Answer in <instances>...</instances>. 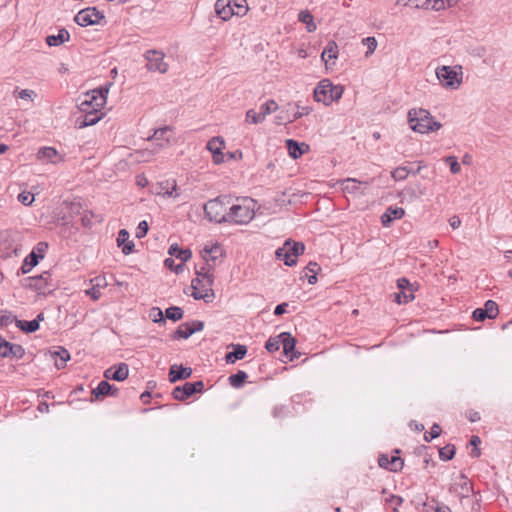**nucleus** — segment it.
<instances>
[{
    "instance_id": "1",
    "label": "nucleus",
    "mask_w": 512,
    "mask_h": 512,
    "mask_svg": "<svg viewBox=\"0 0 512 512\" xmlns=\"http://www.w3.org/2000/svg\"><path fill=\"white\" fill-rule=\"evenodd\" d=\"M410 129L419 134H429L441 129L442 124L435 120L431 113L424 108H412L408 111Z\"/></svg>"
},
{
    "instance_id": "2",
    "label": "nucleus",
    "mask_w": 512,
    "mask_h": 512,
    "mask_svg": "<svg viewBox=\"0 0 512 512\" xmlns=\"http://www.w3.org/2000/svg\"><path fill=\"white\" fill-rule=\"evenodd\" d=\"M257 202L249 197L237 199V202L229 206L228 223L235 225H246L250 223L254 217Z\"/></svg>"
},
{
    "instance_id": "3",
    "label": "nucleus",
    "mask_w": 512,
    "mask_h": 512,
    "mask_svg": "<svg viewBox=\"0 0 512 512\" xmlns=\"http://www.w3.org/2000/svg\"><path fill=\"white\" fill-rule=\"evenodd\" d=\"M435 76L442 88L455 91L463 83V67L461 65H441L435 69Z\"/></svg>"
},
{
    "instance_id": "4",
    "label": "nucleus",
    "mask_w": 512,
    "mask_h": 512,
    "mask_svg": "<svg viewBox=\"0 0 512 512\" xmlns=\"http://www.w3.org/2000/svg\"><path fill=\"white\" fill-rule=\"evenodd\" d=\"M230 200L226 196L209 200L203 206L205 218L209 222L221 224L228 223V210Z\"/></svg>"
},
{
    "instance_id": "5",
    "label": "nucleus",
    "mask_w": 512,
    "mask_h": 512,
    "mask_svg": "<svg viewBox=\"0 0 512 512\" xmlns=\"http://www.w3.org/2000/svg\"><path fill=\"white\" fill-rule=\"evenodd\" d=\"M344 92L342 85H334L329 79L321 80L314 89V100L325 106L341 99Z\"/></svg>"
},
{
    "instance_id": "6",
    "label": "nucleus",
    "mask_w": 512,
    "mask_h": 512,
    "mask_svg": "<svg viewBox=\"0 0 512 512\" xmlns=\"http://www.w3.org/2000/svg\"><path fill=\"white\" fill-rule=\"evenodd\" d=\"M111 84L101 86L97 89H93L87 92L83 99L79 102L78 107L80 111H101L106 104L107 94L109 92Z\"/></svg>"
},
{
    "instance_id": "7",
    "label": "nucleus",
    "mask_w": 512,
    "mask_h": 512,
    "mask_svg": "<svg viewBox=\"0 0 512 512\" xmlns=\"http://www.w3.org/2000/svg\"><path fill=\"white\" fill-rule=\"evenodd\" d=\"M304 249L302 242L287 240L282 247L276 250V257L283 260L287 266H293L296 264L298 256L304 252Z\"/></svg>"
},
{
    "instance_id": "8",
    "label": "nucleus",
    "mask_w": 512,
    "mask_h": 512,
    "mask_svg": "<svg viewBox=\"0 0 512 512\" xmlns=\"http://www.w3.org/2000/svg\"><path fill=\"white\" fill-rule=\"evenodd\" d=\"M146 68L151 72L165 74L169 69V64L165 61V54L158 50H148L144 54Z\"/></svg>"
},
{
    "instance_id": "9",
    "label": "nucleus",
    "mask_w": 512,
    "mask_h": 512,
    "mask_svg": "<svg viewBox=\"0 0 512 512\" xmlns=\"http://www.w3.org/2000/svg\"><path fill=\"white\" fill-rule=\"evenodd\" d=\"M103 19L104 15L96 7L82 9L74 17V21L82 27L99 24Z\"/></svg>"
},
{
    "instance_id": "10",
    "label": "nucleus",
    "mask_w": 512,
    "mask_h": 512,
    "mask_svg": "<svg viewBox=\"0 0 512 512\" xmlns=\"http://www.w3.org/2000/svg\"><path fill=\"white\" fill-rule=\"evenodd\" d=\"M192 293L191 296L195 300H203L205 303H211L215 298L213 285L206 286L204 281L200 279H193L191 281Z\"/></svg>"
},
{
    "instance_id": "11",
    "label": "nucleus",
    "mask_w": 512,
    "mask_h": 512,
    "mask_svg": "<svg viewBox=\"0 0 512 512\" xmlns=\"http://www.w3.org/2000/svg\"><path fill=\"white\" fill-rule=\"evenodd\" d=\"M225 147V140L221 136H214L207 142L206 149L211 153L214 164L220 165L225 162Z\"/></svg>"
},
{
    "instance_id": "12",
    "label": "nucleus",
    "mask_w": 512,
    "mask_h": 512,
    "mask_svg": "<svg viewBox=\"0 0 512 512\" xmlns=\"http://www.w3.org/2000/svg\"><path fill=\"white\" fill-rule=\"evenodd\" d=\"M29 286L39 294H48L54 289L52 276L50 272L45 271L42 274L29 279Z\"/></svg>"
},
{
    "instance_id": "13",
    "label": "nucleus",
    "mask_w": 512,
    "mask_h": 512,
    "mask_svg": "<svg viewBox=\"0 0 512 512\" xmlns=\"http://www.w3.org/2000/svg\"><path fill=\"white\" fill-rule=\"evenodd\" d=\"M449 491L460 499H463L469 497L470 494L473 493V485L464 474H460L456 479H454Z\"/></svg>"
},
{
    "instance_id": "14",
    "label": "nucleus",
    "mask_w": 512,
    "mask_h": 512,
    "mask_svg": "<svg viewBox=\"0 0 512 512\" xmlns=\"http://www.w3.org/2000/svg\"><path fill=\"white\" fill-rule=\"evenodd\" d=\"M36 158L44 164H57L63 161V157L59 152L54 147L50 146L41 147L36 154Z\"/></svg>"
},
{
    "instance_id": "15",
    "label": "nucleus",
    "mask_w": 512,
    "mask_h": 512,
    "mask_svg": "<svg viewBox=\"0 0 512 512\" xmlns=\"http://www.w3.org/2000/svg\"><path fill=\"white\" fill-rule=\"evenodd\" d=\"M201 253L202 258L205 261V265L212 264L213 267L215 266L216 261L223 256V250L218 243L205 245Z\"/></svg>"
},
{
    "instance_id": "16",
    "label": "nucleus",
    "mask_w": 512,
    "mask_h": 512,
    "mask_svg": "<svg viewBox=\"0 0 512 512\" xmlns=\"http://www.w3.org/2000/svg\"><path fill=\"white\" fill-rule=\"evenodd\" d=\"M172 129L169 126L158 128L148 140L154 141L159 149L167 147L171 142Z\"/></svg>"
},
{
    "instance_id": "17",
    "label": "nucleus",
    "mask_w": 512,
    "mask_h": 512,
    "mask_svg": "<svg viewBox=\"0 0 512 512\" xmlns=\"http://www.w3.org/2000/svg\"><path fill=\"white\" fill-rule=\"evenodd\" d=\"M129 375V368L126 363H120L105 370L104 377L114 381H124Z\"/></svg>"
},
{
    "instance_id": "18",
    "label": "nucleus",
    "mask_w": 512,
    "mask_h": 512,
    "mask_svg": "<svg viewBox=\"0 0 512 512\" xmlns=\"http://www.w3.org/2000/svg\"><path fill=\"white\" fill-rule=\"evenodd\" d=\"M215 13L223 21L231 19L235 13L232 8V0H217L215 3Z\"/></svg>"
},
{
    "instance_id": "19",
    "label": "nucleus",
    "mask_w": 512,
    "mask_h": 512,
    "mask_svg": "<svg viewBox=\"0 0 512 512\" xmlns=\"http://www.w3.org/2000/svg\"><path fill=\"white\" fill-rule=\"evenodd\" d=\"M285 143L288 154L293 159H298L309 151V145L304 142L299 143L293 139H287Z\"/></svg>"
},
{
    "instance_id": "20",
    "label": "nucleus",
    "mask_w": 512,
    "mask_h": 512,
    "mask_svg": "<svg viewBox=\"0 0 512 512\" xmlns=\"http://www.w3.org/2000/svg\"><path fill=\"white\" fill-rule=\"evenodd\" d=\"M380 467L388 469L390 471H398L402 469L404 463L403 460L398 456L389 457L387 455H381L378 459Z\"/></svg>"
},
{
    "instance_id": "21",
    "label": "nucleus",
    "mask_w": 512,
    "mask_h": 512,
    "mask_svg": "<svg viewBox=\"0 0 512 512\" xmlns=\"http://www.w3.org/2000/svg\"><path fill=\"white\" fill-rule=\"evenodd\" d=\"M281 347L283 348L284 354L290 359L293 360L298 356L294 353L296 340L289 333H281Z\"/></svg>"
},
{
    "instance_id": "22",
    "label": "nucleus",
    "mask_w": 512,
    "mask_h": 512,
    "mask_svg": "<svg viewBox=\"0 0 512 512\" xmlns=\"http://www.w3.org/2000/svg\"><path fill=\"white\" fill-rule=\"evenodd\" d=\"M81 112L84 113V115L82 116V118H79L77 120V125L79 128H84L96 124L102 118L103 115L101 111L95 110Z\"/></svg>"
},
{
    "instance_id": "23",
    "label": "nucleus",
    "mask_w": 512,
    "mask_h": 512,
    "mask_svg": "<svg viewBox=\"0 0 512 512\" xmlns=\"http://www.w3.org/2000/svg\"><path fill=\"white\" fill-rule=\"evenodd\" d=\"M405 215V211L401 207H389L381 216V223L384 227H389L395 219H401Z\"/></svg>"
},
{
    "instance_id": "24",
    "label": "nucleus",
    "mask_w": 512,
    "mask_h": 512,
    "mask_svg": "<svg viewBox=\"0 0 512 512\" xmlns=\"http://www.w3.org/2000/svg\"><path fill=\"white\" fill-rule=\"evenodd\" d=\"M157 195H162L166 197H177V183L175 180L172 181H164L160 182L157 185V190L155 191Z\"/></svg>"
},
{
    "instance_id": "25",
    "label": "nucleus",
    "mask_w": 512,
    "mask_h": 512,
    "mask_svg": "<svg viewBox=\"0 0 512 512\" xmlns=\"http://www.w3.org/2000/svg\"><path fill=\"white\" fill-rule=\"evenodd\" d=\"M191 374H192L191 368H184L182 366L174 364L170 367L169 381L171 383H175L179 380L189 378L191 376Z\"/></svg>"
},
{
    "instance_id": "26",
    "label": "nucleus",
    "mask_w": 512,
    "mask_h": 512,
    "mask_svg": "<svg viewBox=\"0 0 512 512\" xmlns=\"http://www.w3.org/2000/svg\"><path fill=\"white\" fill-rule=\"evenodd\" d=\"M194 279H200L204 281L206 286L214 284V267L212 264L203 265L199 269H196V277Z\"/></svg>"
},
{
    "instance_id": "27",
    "label": "nucleus",
    "mask_w": 512,
    "mask_h": 512,
    "mask_svg": "<svg viewBox=\"0 0 512 512\" xmlns=\"http://www.w3.org/2000/svg\"><path fill=\"white\" fill-rule=\"evenodd\" d=\"M117 244L119 247H122V252L125 255L132 253L134 248V243L129 241V233L125 229H121L118 233Z\"/></svg>"
},
{
    "instance_id": "28",
    "label": "nucleus",
    "mask_w": 512,
    "mask_h": 512,
    "mask_svg": "<svg viewBox=\"0 0 512 512\" xmlns=\"http://www.w3.org/2000/svg\"><path fill=\"white\" fill-rule=\"evenodd\" d=\"M118 392V388L115 386L109 384L107 381H101L97 385L95 389L92 391V395L95 396V398L103 397L106 395H116Z\"/></svg>"
},
{
    "instance_id": "29",
    "label": "nucleus",
    "mask_w": 512,
    "mask_h": 512,
    "mask_svg": "<svg viewBox=\"0 0 512 512\" xmlns=\"http://www.w3.org/2000/svg\"><path fill=\"white\" fill-rule=\"evenodd\" d=\"M194 394V387L191 382H186L183 386H177L173 389L172 395L176 400L183 401Z\"/></svg>"
},
{
    "instance_id": "30",
    "label": "nucleus",
    "mask_w": 512,
    "mask_h": 512,
    "mask_svg": "<svg viewBox=\"0 0 512 512\" xmlns=\"http://www.w3.org/2000/svg\"><path fill=\"white\" fill-rule=\"evenodd\" d=\"M51 356L55 361L57 369L64 368L66 362L70 359V353L63 347H58L57 350L51 352Z\"/></svg>"
},
{
    "instance_id": "31",
    "label": "nucleus",
    "mask_w": 512,
    "mask_h": 512,
    "mask_svg": "<svg viewBox=\"0 0 512 512\" xmlns=\"http://www.w3.org/2000/svg\"><path fill=\"white\" fill-rule=\"evenodd\" d=\"M247 354V347L245 345L237 344L233 346V351L225 356L226 363L233 364L237 360L243 359Z\"/></svg>"
},
{
    "instance_id": "32",
    "label": "nucleus",
    "mask_w": 512,
    "mask_h": 512,
    "mask_svg": "<svg viewBox=\"0 0 512 512\" xmlns=\"http://www.w3.org/2000/svg\"><path fill=\"white\" fill-rule=\"evenodd\" d=\"M70 39V34L66 29H60L57 35H49L46 37V43L48 46H59Z\"/></svg>"
},
{
    "instance_id": "33",
    "label": "nucleus",
    "mask_w": 512,
    "mask_h": 512,
    "mask_svg": "<svg viewBox=\"0 0 512 512\" xmlns=\"http://www.w3.org/2000/svg\"><path fill=\"white\" fill-rule=\"evenodd\" d=\"M337 57L338 45L335 41H329L321 54V59L327 66L330 60H335Z\"/></svg>"
},
{
    "instance_id": "34",
    "label": "nucleus",
    "mask_w": 512,
    "mask_h": 512,
    "mask_svg": "<svg viewBox=\"0 0 512 512\" xmlns=\"http://www.w3.org/2000/svg\"><path fill=\"white\" fill-rule=\"evenodd\" d=\"M168 253L171 256L180 259L182 263L187 262L192 256V253L189 249H181L177 244H172L169 247Z\"/></svg>"
},
{
    "instance_id": "35",
    "label": "nucleus",
    "mask_w": 512,
    "mask_h": 512,
    "mask_svg": "<svg viewBox=\"0 0 512 512\" xmlns=\"http://www.w3.org/2000/svg\"><path fill=\"white\" fill-rule=\"evenodd\" d=\"M298 20L306 25L308 32H314L317 29L313 15L308 10L300 11L298 14Z\"/></svg>"
},
{
    "instance_id": "36",
    "label": "nucleus",
    "mask_w": 512,
    "mask_h": 512,
    "mask_svg": "<svg viewBox=\"0 0 512 512\" xmlns=\"http://www.w3.org/2000/svg\"><path fill=\"white\" fill-rule=\"evenodd\" d=\"M362 185L363 183L352 178L345 179L341 182L342 190L345 193H356L361 189Z\"/></svg>"
},
{
    "instance_id": "37",
    "label": "nucleus",
    "mask_w": 512,
    "mask_h": 512,
    "mask_svg": "<svg viewBox=\"0 0 512 512\" xmlns=\"http://www.w3.org/2000/svg\"><path fill=\"white\" fill-rule=\"evenodd\" d=\"M16 326L24 332L32 333L39 329V322L38 319L31 321L16 320Z\"/></svg>"
},
{
    "instance_id": "38",
    "label": "nucleus",
    "mask_w": 512,
    "mask_h": 512,
    "mask_svg": "<svg viewBox=\"0 0 512 512\" xmlns=\"http://www.w3.org/2000/svg\"><path fill=\"white\" fill-rule=\"evenodd\" d=\"M13 96L15 98L25 100L27 102H33L35 100V98L37 97V94L34 90H31V89L19 90L18 88H16L13 91Z\"/></svg>"
},
{
    "instance_id": "39",
    "label": "nucleus",
    "mask_w": 512,
    "mask_h": 512,
    "mask_svg": "<svg viewBox=\"0 0 512 512\" xmlns=\"http://www.w3.org/2000/svg\"><path fill=\"white\" fill-rule=\"evenodd\" d=\"M39 262L38 257L35 254H29L23 260L21 271L23 274L29 273Z\"/></svg>"
},
{
    "instance_id": "40",
    "label": "nucleus",
    "mask_w": 512,
    "mask_h": 512,
    "mask_svg": "<svg viewBox=\"0 0 512 512\" xmlns=\"http://www.w3.org/2000/svg\"><path fill=\"white\" fill-rule=\"evenodd\" d=\"M247 373L245 371H238L236 374L229 376V383L234 388H240L247 379Z\"/></svg>"
},
{
    "instance_id": "41",
    "label": "nucleus",
    "mask_w": 512,
    "mask_h": 512,
    "mask_svg": "<svg viewBox=\"0 0 512 512\" xmlns=\"http://www.w3.org/2000/svg\"><path fill=\"white\" fill-rule=\"evenodd\" d=\"M278 110V104L275 100L269 99L260 106V113L265 120L268 115Z\"/></svg>"
},
{
    "instance_id": "42",
    "label": "nucleus",
    "mask_w": 512,
    "mask_h": 512,
    "mask_svg": "<svg viewBox=\"0 0 512 512\" xmlns=\"http://www.w3.org/2000/svg\"><path fill=\"white\" fill-rule=\"evenodd\" d=\"M232 8L235 16H245L249 10L246 0H232Z\"/></svg>"
},
{
    "instance_id": "43",
    "label": "nucleus",
    "mask_w": 512,
    "mask_h": 512,
    "mask_svg": "<svg viewBox=\"0 0 512 512\" xmlns=\"http://www.w3.org/2000/svg\"><path fill=\"white\" fill-rule=\"evenodd\" d=\"M264 121L265 120L263 119V115H261L260 112H256L254 109H249L246 111L245 122L256 125L263 123Z\"/></svg>"
},
{
    "instance_id": "44",
    "label": "nucleus",
    "mask_w": 512,
    "mask_h": 512,
    "mask_svg": "<svg viewBox=\"0 0 512 512\" xmlns=\"http://www.w3.org/2000/svg\"><path fill=\"white\" fill-rule=\"evenodd\" d=\"M489 319H494L499 313L498 305L492 300L486 301L484 308H482Z\"/></svg>"
},
{
    "instance_id": "45",
    "label": "nucleus",
    "mask_w": 512,
    "mask_h": 512,
    "mask_svg": "<svg viewBox=\"0 0 512 512\" xmlns=\"http://www.w3.org/2000/svg\"><path fill=\"white\" fill-rule=\"evenodd\" d=\"M446 164L449 165L452 174H459L461 172V165L456 156L450 155L444 158Z\"/></svg>"
},
{
    "instance_id": "46",
    "label": "nucleus",
    "mask_w": 512,
    "mask_h": 512,
    "mask_svg": "<svg viewBox=\"0 0 512 512\" xmlns=\"http://www.w3.org/2000/svg\"><path fill=\"white\" fill-rule=\"evenodd\" d=\"M362 44L367 47V51L365 53L366 57H369L370 55H372L375 52L377 45H378L375 37L363 38Z\"/></svg>"
},
{
    "instance_id": "47",
    "label": "nucleus",
    "mask_w": 512,
    "mask_h": 512,
    "mask_svg": "<svg viewBox=\"0 0 512 512\" xmlns=\"http://www.w3.org/2000/svg\"><path fill=\"white\" fill-rule=\"evenodd\" d=\"M265 348L268 352L273 353L278 351L281 348V337L278 335L277 337H271L267 340L265 344Z\"/></svg>"
},
{
    "instance_id": "48",
    "label": "nucleus",
    "mask_w": 512,
    "mask_h": 512,
    "mask_svg": "<svg viewBox=\"0 0 512 512\" xmlns=\"http://www.w3.org/2000/svg\"><path fill=\"white\" fill-rule=\"evenodd\" d=\"M165 314L168 319L177 321L183 317V310L180 307L172 306L166 309Z\"/></svg>"
},
{
    "instance_id": "49",
    "label": "nucleus",
    "mask_w": 512,
    "mask_h": 512,
    "mask_svg": "<svg viewBox=\"0 0 512 512\" xmlns=\"http://www.w3.org/2000/svg\"><path fill=\"white\" fill-rule=\"evenodd\" d=\"M193 334V330H191V325L189 323L181 324L176 330V337L181 339H187Z\"/></svg>"
},
{
    "instance_id": "50",
    "label": "nucleus",
    "mask_w": 512,
    "mask_h": 512,
    "mask_svg": "<svg viewBox=\"0 0 512 512\" xmlns=\"http://www.w3.org/2000/svg\"><path fill=\"white\" fill-rule=\"evenodd\" d=\"M409 175V170L405 166H399L391 172V176L396 181L405 180Z\"/></svg>"
},
{
    "instance_id": "51",
    "label": "nucleus",
    "mask_w": 512,
    "mask_h": 512,
    "mask_svg": "<svg viewBox=\"0 0 512 512\" xmlns=\"http://www.w3.org/2000/svg\"><path fill=\"white\" fill-rule=\"evenodd\" d=\"M414 298L415 296L413 294V290H411L410 292L400 291L399 293L395 294V301L398 304H406L412 301Z\"/></svg>"
},
{
    "instance_id": "52",
    "label": "nucleus",
    "mask_w": 512,
    "mask_h": 512,
    "mask_svg": "<svg viewBox=\"0 0 512 512\" xmlns=\"http://www.w3.org/2000/svg\"><path fill=\"white\" fill-rule=\"evenodd\" d=\"M458 3V0H438L433 5V10L440 11L446 8L454 7Z\"/></svg>"
},
{
    "instance_id": "53",
    "label": "nucleus",
    "mask_w": 512,
    "mask_h": 512,
    "mask_svg": "<svg viewBox=\"0 0 512 512\" xmlns=\"http://www.w3.org/2000/svg\"><path fill=\"white\" fill-rule=\"evenodd\" d=\"M431 503L432 504L429 505L430 512H452L447 505L440 503L435 499H432Z\"/></svg>"
},
{
    "instance_id": "54",
    "label": "nucleus",
    "mask_w": 512,
    "mask_h": 512,
    "mask_svg": "<svg viewBox=\"0 0 512 512\" xmlns=\"http://www.w3.org/2000/svg\"><path fill=\"white\" fill-rule=\"evenodd\" d=\"M47 250H48V243H46V242H39L33 248L31 254H35L38 257V259H42V258H44Z\"/></svg>"
},
{
    "instance_id": "55",
    "label": "nucleus",
    "mask_w": 512,
    "mask_h": 512,
    "mask_svg": "<svg viewBox=\"0 0 512 512\" xmlns=\"http://www.w3.org/2000/svg\"><path fill=\"white\" fill-rule=\"evenodd\" d=\"M441 433V427L438 424H433L430 431L424 434V439L426 442H430L431 440L437 438Z\"/></svg>"
},
{
    "instance_id": "56",
    "label": "nucleus",
    "mask_w": 512,
    "mask_h": 512,
    "mask_svg": "<svg viewBox=\"0 0 512 512\" xmlns=\"http://www.w3.org/2000/svg\"><path fill=\"white\" fill-rule=\"evenodd\" d=\"M296 107L297 111L294 114V120L309 115L313 110L311 106H301L299 103H296Z\"/></svg>"
},
{
    "instance_id": "57",
    "label": "nucleus",
    "mask_w": 512,
    "mask_h": 512,
    "mask_svg": "<svg viewBox=\"0 0 512 512\" xmlns=\"http://www.w3.org/2000/svg\"><path fill=\"white\" fill-rule=\"evenodd\" d=\"M439 456L442 460H451L454 456V447L453 446H445L440 449Z\"/></svg>"
},
{
    "instance_id": "58",
    "label": "nucleus",
    "mask_w": 512,
    "mask_h": 512,
    "mask_svg": "<svg viewBox=\"0 0 512 512\" xmlns=\"http://www.w3.org/2000/svg\"><path fill=\"white\" fill-rule=\"evenodd\" d=\"M18 200L25 206H29L34 201V195L30 192L23 191L18 195Z\"/></svg>"
},
{
    "instance_id": "59",
    "label": "nucleus",
    "mask_w": 512,
    "mask_h": 512,
    "mask_svg": "<svg viewBox=\"0 0 512 512\" xmlns=\"http://www.w3.org/2000/svg\"><path fill=\"white\" fill-rule=\"evenodd\" d=\"M10 348H11V351L9 352V356H14L16 358H22V356L24 355V349L22 348V346H20L18 344L10 343Z\"/></svg>"
},
{
    "instance_id": "60",
    "label": "nucleus",
    "mask_w": 512,
    "mask_h": 512,
    "mask_svg": "<svg viewBox=\"0 0 512 512\" xmlns=\"http://www.w3.org/2000/svg\"><path fill=\"white\" fill-rule=\"evenodd\" d=\"M148 232V223L147 221L143 220L138 224V227L136 229V237L142 238L144 237Z\"/></svg>"
},
{
    "instance_id": "61",
    "label": "nucleus",
    "mask_w": 512,
    "mask_h": 512,
    "mask_svg": "<svg viewBox=\"0 0 512 512\" xmlns=\"http://www.w3.org/2000/svg\"><path fill=\"white\" fill-rule=\"evenodd\" d=\"M397 287H398V289H399L400 291H406V290H408V291L410 292L411 290H413V289H412V285H411V283L409 282V280H408L407 278H404V277H403V278H399V279L397 280Z\"/></svg>"
},
{
    "instance_id": "62",
    "label": "nucleus",
    "mask_w": 512,
    "mask_h": 512,
    "mask_svg": "<svg viewBox=\"0 0 512 512\" xmlns=\"http://www.w3.org/2000/svg\"><path fill=\"white\" fill-rule=\"evenodd\" d=\"M11 351L10 343L3 340L0 337V356L1 357H9V352Z\"/></svg>"
},
{
    "instance_id": "63",
    "label": "nucleus",
    "mask_w": 512,
    "mask_h": 512,
    "mask_svg": "<svg viewBox=\"0 0 512 512\" xmlns=\"http://www.w3.org/2000/svg\"><path fill=\"white\" fill-rule=\"evenodd\" d=\"M92 286L97 287L98 289L104 288L107 285L106 279L102 276L95 277L91 280Z\"/></svg>"
},
{
    "instance_id": "64",
    "label": "nucleus",
    "mask_w": 512,
    "mask_h": 512,
    "mask_svg": "<svg viewBox=\"0 0 512 512\" xmlns=\"http://www.w3.org/2000/svg\"><path fill=\"white\" fill-rule=\"evenodd\" d=\"M154 322H164L163 312L159 308H153L150 314Z\"/></svg>"
}]
</instances>
